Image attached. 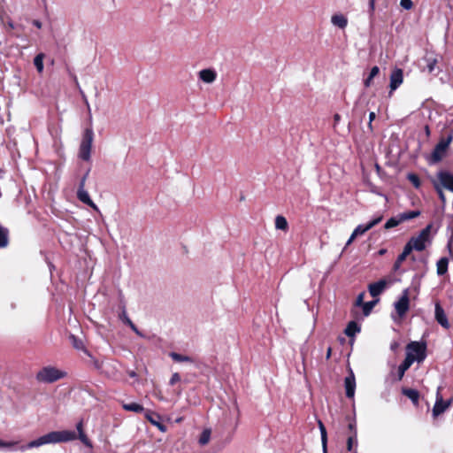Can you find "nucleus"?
<instances>
[{
  "label": "nucleus",
  "mask_w": 453,
  "mask_h": 453,
  "mask_svg": "<svg viewBox=\"0 0 453 453\" xmlns=\"http://www.w3.org/2000/svg\"><path fill=\"white\" fill-rule=\"evenodd\" d=\"M76 438L77 434L74 431H53L30 441L27 445L20 446L19 448H16L18 444L16 441H4L0 440V448L8 449L11 450L19 449L20 451H25L28 449L38 448L45 444H55L74 441Z\"/></svg>",
  "instance_id": "f257e3e1"
},
{
  "label": "nucleus",
  "mask_w": 453,
  "mask_h": 453,
  "mask_svg": "<svg viewBox=\"0 0 453 453\" xmlns=\"http://www.w3.org/2000/svg\"><path fill=\"white\" fill-rule=\"evenodd\" d=\"M435 231L433 233V224H428L418 234L412 236L409 242L416 251H423L432 244Z\"/></svg>",
  "instance_id": "f03ea898"
},
{
  "label": "nucleus",
  "mask_w": 453,
  "mask_h": 453,
  "mask_svg": "<svg viewBox=\"0 0 453 453\" xmlns=\"http://www.w3.org/2000/svg\"><path fill=\"white\" fill-rule=\"evenodd\" d=\"M66 376V372L59 370L54 366H44L42 367L35 376L38 382L41 383H54Z\"/></svg>",
  "instance_id": "7ed1b4c3"
},
{
  "label": "nucleus",
  "mask_w": 453,
  "mask_h": 453,
  "mask_svg": "<svg viewBox=\"0 0 453 453\" xmlns=\"http://www.w3.org/2000/svg\"><path fill=\"white\" fill-rule=\"evenodd\" d=\"M453 140V136L450 134L447 138H441L434 147V150L427 157V161L430 165H434L442 160L446 156L448 148Z\"/></svg>",
  "instance_id": "20e7f679"
},
{
  "label": "nucleus",
  "mask_w": 453,
  "mask_h": 453,
  "mask_svg": "<svg viewBox=\"0 0 453 453\" xmlns=\"http://www.w3.org/2000/svg\"><path fill=\"white\" fill-rule=\"evenodd\" d=\"M94 140V132L91 128L85 129L82 140L80 145L79 156L81 159L88 161Z\"/></svg>",
  "instance_id": "39448f33"
},
{
  "label": "nucleus",
  "mask_w": 453,
  "mask_h": 453,
  "mask_svg": "<svg viewBox=\"0 0 453 453\" xmlns=\"http://www.w3.org/2000/svg\"><path fill=\"white\" fill-rule=\"evenodd\" d=\"M406 357L411 356L414 362H422L426 358V345L418 342H411L406 347Z\"/></svg>",
  "instance_id": "423d86ee"
},
{
  "label": "nucleus",
  "mask_w": 453,
  "mask_h": 453,
  "mask_svg": "<svg viewBox=\"0 0 453 453\" xmlns=\"http://www.w3.org/2000/svg\"><path fill=\"white\" fill-rule=\"evenodd\" d=\"M441 388H437L436 392V400L434 405L433 407V416L434 418L438 417L441 413H443L448 408L451 406L453 403V399H449L448 401H444L442 395H441Z\"/></svg>",
  "instance_id": "0eeeda50"
},
{
  "label": "nucleus",
  "mask_w": 453,
  "mask_h": 453,
  "mask_svg": "<svg viewBox=\"0 0 453 453\" xmlns=\"http://www.w3.org/2000/svg\"><path fill=\"white\" fill-rule=\"evenodd\" d=\"M395 310L399 318H403L410 308L409 290L404 289L400 298L394 303Z\"/></svg>",
  "instance_id": "6e6552de"
},
{
  "label": "nucleus",
  "mask_w": 453,
  "mask_h": 453,
  "mask_svg": "<svg viewBox=\"0 0 453 453\" xmlns=\"http://www.w3.org/2000/svg\"><path fill=\"white\" fill-rule=\"evenodd\" d=\"M437 182L441 188L453 192V173L448 171H440L437 173Z\"/></svg>",
  "instance_id": "1a4fd4ad"
},
{
  "label": "nucleus",
  "mask_w": 453,
  "mask_h": 453,
  "mask_svg": "<svg viewBox=\"0 0 453 453\" xmlns=\"http://www.w3.org/2000/svg\"><path fill=\"white\" fill-rule=\"evenodd\" d=\"M403 81V70L400 68H395L392 71L390 74V92L389 95H392V93L400 87V85Z\"/></svg>",
  "instance_id": "9d476101"
},
{
  "label": "nucleus",
  "mask_w": 453,
  "mask_h": 453,
  "mask_svg": "<svg viewBox=\"0 0 453 453\" xmlns=\"http://www.w3.org/2000/svg\"><path fill=\"white\" fill-rule=\"evenodd\" d=\"M382 220V216H378L366 224L358 225L352 232L357 237L365 234L367 231L378 225Z\"/></svg>",
  "instance_id": "9b49d317"
},
{
  "label": "nucleus",
  "mask_w": 453,
  "mask_h": 453,
  "mask_svg": "<svg viewBox=\"0 0 453 453\" xmlns=\"http://www.w3.org/2000/svg\"><path fill=\"white\" fill-rule=\"evenodd\" d=\"M434 317L438 324H440L443 328H449L450 324L448 320V317L439 303H436L434 306Z\"/></svg>",
  "instance_id": "f8f14e48"
},
{
  "label": "nucleus",
  "mask_w": 453,
  "mask_h": 453,
  "mask_svg": "<svg viewBox=\"0 0 453 453\" xmlns=\"http://www.w3.org/2000/svg\"><path fill=\"white\" fill-rule=\"evenodd\" d=\"M345 393L348 398H353L356 390V380L353 372L350 370L349 374L344 380Z\"/></svg>",
  "instance_id": "ddd939ff"
},
{
  "label": "nucleus",
  "mask_w": 453,
  "mask_h": 453,
  "mask_svg": "<svg viewBox=\"0 0 453 453\" xmlns=\"http://www.w3.org/2000/svg\"><path fill=\"white\" fill-rule=\"evenodd\" d=\"M388 281L386 280H380L376 282L371 283L368 287L369 293L372 297L380 296L386 288Z\"/></svg>",
  "instance_id": "4468645a"
},
{
  "label": "nucleus",
  "mask_w": 453,
  "mask_h": 453,
  "mask_svg": "<svg viewBox=\"0 0 453 453\" xmlns=\"http://www.w3.org/2000/svg\"><path fill=\"white\" fill-rule=\"evenodd\" d=\"M414 363V358L411 357V356L406 357L403 363L398 366L397 369V380H401L404 376L405 372L411 367V365Z\"/></svg>",
  "instance_id": "2eb2a0df"
},
{
  "label": "nucleus",
  "mask_w": 453,
  "mask_h": 453,
  "mask_svg": "<svg viewBox=\"0 0 453 453\" xmlns=\"http://www.w3.org/2000/svg\"><path fill=\"white\" fill-rule=\"evenodd\" d=\"M217 77V73L212 69H203L199 72V78L205 83H212Z\"/></svg>",
  "instance_id": "dca6fc26"
},
{
  "label": "nucleus",
  "mask_w": 453,
  "mask_h": 453,
  "mask_svg": "<svg viewBox=\"0 0 453 453\" xmlns=\"http://www.w3.org/2000/svg\"><path fill=\"white\" fill-rule=\"evenodd\" d=\"M331 22L334 26L343 29L348 25V19L342 14H334L331 18Z\"/></svg>",
  "instance_id": "f3484780"
},
{
  "label": "nucleus",
  "mask_w": 453,
  "mask_h": 453,
  "mask_svg": "<svg viewBox=\"0 0 453 453\" xmlns=\"http://www.w3.org/2000/svg\"><path fill=\"white\" fill-rule=\"evenodd\" d=\"M360 332V326L355 321H350L347 325L344 333L349 337H354L357 333Z\"/></svg>",
  "instance_id": "a211bd4d"
},
{
  "label": "nucleus",
  "mask_w": 453,
  "mask_h": 453,
  "mask_svg": "<svg viewBox=\"0 0 453 453\" xmlns=\"http://www.w3.org/2000/svg\"><path fill=\"white\" fill-rule=\"evenodd\" d=\"M449 260L447 257H441L437 261V274L439 276L444 275L448 271Z\"/></svg>",
  "instance_id": "6ab92c4d"
},
{
  "label": "nucleus",
  "mask_w": 453,
  "mask_h": 453,
  "mask_svg": "<svg viewBox=\"0 0 453 453\" xmlns=\"http://www.w3.org/2000/svg\"><path fill=\"white\" fill-rule=\"evenodd\" d=\"M319 427L320 434H321V443H322L323 453H327V434H326V430L324 424L320 420L319 421Z\"/></svg>",
  "instance_id": "aec40b11"
},
{
  "label": "nucleus",
  "mask_w": 453,
  "mask_h": 453,
  "mask_svg": "<svg viewBox=\"0 0 453 453\" xmlns=\"http://www.w3.org/2000/svg\"><path fill=\"white\" fill-rule=\"evenodd\" d=\"M403 394L406 395L414 404H418L419 399V393L416 389L403 388Z\"/></svg>",
  "instance_id": "412c9836"
},
{
  "label": "nucleus",
  "mask_w": 453,
  "mask_h": 453,
  "mask_svg": "<svg viewBox=\"0 0 453 453\" xmlns=\"http://www.w3.org/2000/svg\"><path fill=\"white\" fill-rule=\"evenodd\" d=\"M45 58V55L43 53L37 54L34 58V65L39 73H42L44 65H43V59Z\"/></svg>",
  "instance_id": "4be33fe9"
},
{
  "label": "nucleus",
  "mask_w": 453,
  "mask_h": 453,
  "mask_svg": "<svg viewBox=\"0 0 453 453\" xmlns=\"http://www.w3.org/2000/svg\"><path fill=\"white\" fill-rule=\"evenodd\" d=\"M275 227L276 229L287 231L288 229V224L285 217L278 215L275 218Z\"/></svg>",
  "instance_id": "5701e85b"
},
{
  "label": "nucleus",
  "mask_w": 453,
  "mask_h": 453,
  "mask_svg": "<svg viewBox=\"0 0 453 453\" xmlns=\"http://www.w3.org/2000/svg\"><path fill=\"white\" fill-rule=\"evenodd\" d=\"M8 229L0 225V248H4L8 245Z\"/></svg>",
  "instance_id": "b1692460"
},
{
  "label": "nucleus",
  "mask_w": 453,
  "mask_h": 453,
  "mask_svg": "<svg viewBox=\"0 0 453 453\" xmlns=\"http://www.w3.org/2000/svg\"><path fill=\"white\" fill-rule=\"evenodd\" d=\"M77 197L81 203L85 204H88L91 201V198L85 188H78Z\"/></svg>",
  "instance_id": "393cba45"
},
{
  "label": "nucleus",
  "mask_w": 453,
  "mask_h": 453,
  "mask_svg": "<svg viewBox=\"0 0 453 453\" xmlns=\"http://www.w3.org/2000/svg\"><path fill=\"white\" fill-rule=\"evenodd\" d=\"M169 356L172 357V359L175 362H193V359L188 356H184L176 352H171Z\"/></svg>",
  "instance_id": "a878e982"
},
{
  "label": "nucleus",
  "mask_w": 453,
  "mask_h": 453,
  "mask_svg": "<svg viewBox=\"0 0 453 453\" xmlns=\"http://www.w3.org/2000/svg\"><path fill=\"white\" fill-rule=\"evenodd\" d=\"M399 215H400L402 222H403V221L410 220V219L418 217L420 215V211H404Z\"/></svg>",
  "instance_id": "bb28decb"
},
{
  "label": "nucleus",
  "mask_w": 453,
  "mask_h": 453,
  "mask_svg": "<svg viewBox=\"0 0 453 453\" xmlns=\"http://www.w3.org/2000/svg\"><path fill=\"white\" fill-rule=\"evenodd\" d=\"M123 408L126 411H134L136 413H140L143 411V407L136 403H125L123 404Z\"/></svg>",
  "instance_id": "cd10ccee"
},
{
  "label": "nucleus",
  "mask_w": 453,
  "mask_h": 453,
  "mask_svg": "<svg viewBox=\"0 0 453 453\" xmlns=\"http://www.w3.org/2000/svg\"><path fill=\"white\" fill-rule=\"evenodd\" d=\"M402 222L400 215H398V218H390L386 223H385V229H389L392 227H395L398 226Z\"/></svg>",
  "instance_id": "c85d7f7f"
},
{
  "label": "nucleus",
  "mask_w": 453,
  "mask_h": 453,
  "mask_svg": "<svg viewBox=\"0 0 453 453\" xmlns=\"http://www.w3.org/2000/svg\"><path fill=\"white\" fill-rule=\"evenodd\" d=\"M434 187L438 194V196H439L441 203L444 205L446 203V196L442 190V188L435 181H434Z\"/></svg>",
  "instance_id": "c756f323"
},
{
  "label": "nucleus",
  "mask_w": 453,
  "mask_h": 453,
  "mask_svg": "<svg viewBox=\"0 0 453 453\" xmlns=\"http://www.w3.org/2000/svg\"><path fill=\"white\" fill-rule=\"evenodd\" d=\"M210 438H211V430L205 429L201 434V436L199 438V443L201 445H205L209 442Z\"/></svg>",
  "instance_id": "7c9ffc66"
},
{
  "label": "nucleus",
  "mask_w": 453,
  "mask_h": 453,
  "mask_svg": "<svg viewBox=\"0 0 453 453\" xmlns=\"http://www.w3.org/2000/svg\"><path fill=\"white\" fill-rule=\"evenodd\" d=\"M426 70H427V72L429 73H433L434 71L436 64H437L436 58H426Z\"/></svg>",
  "instance_id": "2f4dec72"
},
{
  "label": "nucleus",
  "mask_w": 453,
  "mask_h": 453,
  "mask_svg": "<svg viewBox=\"0 0 453 453\" xmlns=\"http://www.w3.org/2000/svg\"><path fill=\"white\" fill-rule=\"evenodd\" d=\"M407 179L410 180V182L416 188H418L421 185L420 180L418 176L415 173H409L407 175Z\"/></svg>",
  "instance_id": "473e14b6"
},
{
  "label": "nucleus",
  "mask_w": 453,
  "mask_h": 453,
  "mask_svg": "<svg viewBox=\"0 0 453 453\" xmlns=\"http://www.w3.org/2000/svg\"><path fill=\"white\" fill-rule=\"evenodd\" d=\"M357 446V433L355 432L354 433V435L352 436H349L347 440V449L349 451H354L353 450V446Z\"/></svg>",
  "instance_id": "72a5a7b5"
},
{
  "label": "nucleus",
  "mask_w": 453,
  "mask_h": 453,
  "mask_svg": "<svg viewBox=\"0 0 453 453\" xmlns=\"http://www.w3.org/2000/svg\"><path fill=\"white\" fill-rule=\"evenodd\" d=\"M413 250H415V249L411 244V242L408 241V242L405 244V246L403 248V252L400 255L403 256L406 258Z\"/></svg>",
  "instance_id": "f704fd0d"
},
{
  "label": "nucleus",
  "mask_w": 453,
  "mask_h": 453,
  "mask_svg": "<svg viewBox=\"0 0 453 453\" xmlns=\"http://www.w3.org/2000/svg\"><path fill=\"white\" fill-rule=\"evenodd\" d=\"M413 250H415V249L411 244V242L408 241V242L405 244V246L403 248V252L400 255L403 256L406 258Z\"/></svg>",
  "instance_id": "c9c22d12"
},
{
  "label": "nucleus",
  "mask_w": 453,
  "mask_h": 453,
  "mask_svg": "<svg viewBox=\"0 0 453 453\" xmlns=\"http://www.w3.org/2000/svg\"><path fill=\"white\" fill-rule=\"evenodd\" d=\"M377 301H371L363 304V311L365 315H368Z\"/></svg>",
  "instance_id": "e433bc0d"
},
{
  "label": "nucleus",
  "mask_w": 453,
  "mask_h": 453,
  "mask_svg": "<svg viewBox=\"0 0 453 453\" xmlns=\"http://www.w3.org/2000/svg\"><path fill=\"white\" fill-rule=\"evenodd\" d=\"M400 5L404 10H411L413 7L411 0H400Z\"/></svg>",
  "instance_id": "4c0bfd02"
},
{
  "label": "nucleus",
  "mask_w": 453,
  "mask_h": 453,
  "mask_svg": "<svg viewBox=\"0 0 453 453\" xmlns=\"http://www.w3.org/2000/svg\"><path fill=\"white\" fill-rule=\"evenodd\" d=\"M406 258L403 256L399 255L394 264V269L396 271L400 268L401 265Z\"/></svg>",
  "instance_id": "58836bf2"
},
{
  "label": "nucleus",
  "mask_w": 453,
  "mask_h": 453,
  "mask_svg": "<svg viewBox=\"0 0 453 453\" xmlns=\"http://www.w3.org/2000/svg\"><path fill=\"white\" fill-rule=\"evenodd\" d=\"M73 340V347L77 349H83V343L81 340H78L73 335L71 337Z\"/></svg>",
  "instance_id": "ea45409f"
},
{
  "label": "nucleus",
  "mask_w": 453,
  "mask_h": 453,
  "mask_svg": "<svg viewBox=\"0 0 453 453\" xmlns=\"http://www.w3.org/2000/svg\"><path fill=\"white\" fill-rule=\"evenodd\" d=\"M79 439L82 441V443H84L86 446L91 448L92 447V444L90 442V441L88 440V438L87 437V435L85 434H79Z\"/></svg>",
  "instance_id": "a19ab883"
},
{
  "label": "nucleus",
  "mask_w": 453,
  "mask_h": 453,
  "mask_svg": "<svg viewBox=\"0 0 453 453\" xmlns=\"http://www.w3.org/2000/svg\"><path fill=\"white\" fill-rule=\"evenodd\" d=\"M180 380V374H179L178 372H174V373L172 375V377H171V379H170V380H169V384H170L171 386H173L175 383L179 382Z\"/></svg>",
  "instance_id": "79ce46f5"
},
{
  "label": "nucleus",
  "mask_w": 453,
  "mask_h": 453,
  "mask_svg": "<svg viewBox=\"0 0 453 453\" xmlns=\"http://www.w3.org/2000/svg\"><path fill=\"white\" fill-rule=\"evenodd\" d=\"M128 326L130 328L139 336L144 337L141 331L136 327V326L132 322V320H128Z\"/></svg>",
  "instance_id": "37998d69"
},
{
  "label": "nucleus",
  "mask_w": 453,
  "mask_h": 453,
  "mask_svg": "<svg viewBox=\"0 0 453 453\" xmlns=\"http://www.w3.org/2000/svg\"><path fill=\"white\" fill-rule=\"evenodd\" d=\"M379 72H380V68L378 66H373L371 69L368 76L370 77V79H373L375 76L378 75Z\"/></svg>",
  "instance_id": "c03bdc74"
},
{
  "label": "nucleus",
  "mask_w": 453,
  "mask_h": 453,
  "mask_svg": "<svg viewBox=\"0 0 453 453\" xmlns=\"http://www.w3.org/2000/svg\"><path fill=\"white\" fill-rule=\"evenodd\" d=\"M89 171H88L80 180L79 188H85L86 180L88 179Z\"/></svg>",
  "instance_id": "a18cd8bd"
},
{
  "label": "nucleus",
  "mask_w": 453,
  "mask_h": 453,
  "mask_svg": "<svg viewBox=\"0 0 453 453\" xmlns=\"http://www.w3.org/2000/svg\"><path fill=\"white\" fill-rule=\"evenodd\" d=\"M364 296H365V293H360L357 297V300H356V304L357 306H361L363 305L365 303L363 302L364 301Z\"/></svg>",
  "instance_id": "49530a36"
},
{
  "label": "nucleus",
  "mask_w": 453,
  "mask_h": 453,
  "mask_svg": "<svg viewBox=\"0 0 453 453\" xmlns=\"http://www.w3.org/2000/svg\"><path fill=\"white\" fill-rule=\"evenodd\" d=\"M374 9H375V0H370L369 1V11H370L371 17L373 15Z\"/></svg>",
  "instance_id": "de8ad7c7"
},
{
  "label": "nucleus",
  "mask_w": 453,
  "mask_h": 453,
  "mask_svg": "<svg viewBox=\"0 0 453 453\" xmlns=\"http://www.w3.org/2000/svg\"><path fill=\"white\" fill-rule=\"evenodd\" d=\"M375 117H376L375 112H373V111L370 112L368 127L371 130L372 129V122L374 120Z\"/></svg>",
  "instance_id": "09e8293b"
},
{
  "label": "nucleus",
  "mask_w": 453,
  "mask_h": 453,
  "mask_svg": "<svg viewBox=\"0 0 453 453\" xmlns=\"http://www.w3.org/2000/svg\"><path fill=\"white\" fill-rule=\"evenodd\" d=\"M87 205L92 208L95 211L100 213L99 208L92 200Z\"/></svg>",
  "instance_id": "8fccbe9b"
},
{
  "label": "nucleus",
  "mask_w": 453,
  "mask_h": 453,
  "mask_svg": "<svg viewBox=\"0 0 453 453\" xmlns=\"http://www.w3.org/2000/svg\"><path fill=\"white\" fill-rule=\"evenodd\" d=\"M121 319L123 320V322L127 325H128V320H131L128 316L127 315L126 311H123L122 312V315L120 316Z\"/></svg>",
  "instance_id": "3c124183"
},
{
  "label": "nucleus",
  "mask_w": 453,
  "mask_h": 453,
  "mask_svg": "<svg viewBox=\"0 0 453 453\" xmlns=\"http://www.w3.org/2000/svg\"><path fill=\"white\" fill-rule=\"evenodd\" d=\"M76 428H77V431H78L79 434H84V432H83V423H82V421H80V422L76 425Z\"/></svg>",
  "instance_id": "603ef678"
},
{
  "label": "nucleus",
  "mask_w": 453,
  "mask_h": 453,
  "mask_svg": "<svg viewBox=\"0 0 453 453\" xmlns=\"http://www.w3.org/2000/svg\"><path fill=\"white\" fill-rule=\"evenodd\" d=\"M356 238H357V236L354 235V234L352 233L351 235L349 236V240L346 242L345 248L348 247L349 245H350Z\"/></svg>",
  "instance_id": "864d4df0"
},
{
  "label": "nucleus",
  "mask_w": 453,
  "mask_h": 453,
  "mask_svg": "<svg viewBox=\"0 0 453 453\" xmlns=\"http://www.w3.org/2000/svg\"><path fill=\"white\" fill-rule=\"evenodd\" d=\"M399 347V343L397 342H393L391 344H390V349L391 350L393 351H395Z\"/></svg>",
  "instance_id": "5fc2aeb1"
},
{
  "label": "nucleus",
  "mask_w": 453,
  "mask_h": 453,
  "mask_svg": "<svg viewBox=\"0 0 453 453\" xmlns=\"http://www.w3.org/2000/svg\"><path fill=\"white\" fill-rule=\"evenodd\" d=\"M372 79H370V77L368 76V77L365 80V82H364V83H365V86L366 88L370 87V86H371V84H372Z\"/></svg>",
  "instance_id": "6e6d98bb"
},
{
  "label": "nucleus",
  "mask_w": 453,
  "mask_h": 453,
  "mask_svg": "<svg viewBox=\"0 0 453 453\" xmlns=\"http://www.w3.org/2000/svg\"><path fill=\"white\" fill-rule=\"evenodd\" d=\"M33 25L35 26L37 28H41L42 27V22L38 19H35L33 20Z\"/></svg>",
  "instance_id": "4d7b16f0"
},
{
  "label": "nucleus",
  "mask_w": 453,
  "mask_h": 453,
  "mask_svg": "<svg viewBox=\"0 0 453 453\" xmlns=\"http://www.w3.org/2000/svg\"><path fill=\"white\" fill-rule=\"evenodd\" d=\"M331 353H332V349H331V347H329V348L327 349V351H326V359H329V358H330V357H331Z\"/></svg>",
  "instance_id": "13d9d810"
},
{
  "label": "nucleus",
  "mask_w": 453,
  "mask_h": 453,
  "mask_svg": "<svg viewBox=\"0 0 453 453\" xmlns=\"http://www.w3.org/2000/svg\"><path fill=\"white\" fill-rule=\"evenodd\" d=\"M334 118V121L335 122H338L340 120V115L339 114H335Z\"/></svg>",
  "instance_id": "bf43d9fd"
},
{
  "label": "nucleus",
  "mask_w": 453,
  "mask_h": 453,
  "mask_svg": "<svg viewBox=\"0 0 453 453\" xmlns=\"http://www.w3.org/2000/svg\"><path fill=\"white\" fill-rule=\"evenodd\" d=\"M349 428L350 430H355V424L350 423V424L349 425Z\"/></svg>",
  "instance_id": "052dcab7"
},
{
  "label": "nucleus",
  "mask_w": 453,
  "mask_h": 453,
  "mask_svg": "<svg viewBox=\"0 0 453 453\" xmlns=\"http://www.w3.org/2000/svg\"><path fill=\"white\" fill-rule=\"evenodd\" d=\"M73 80H74L75 83L78 85V80H77V77L75 75L73 76Z\"/></svg>",
  "instance_id": "680f3d73"
},
{
  "label": "nucleus",
  "mask_w": 453,
  "mask_h": 453,
  "mask_svg": "<svg viewBox=\"0 0 453 453\" xmlns=\"http://www.w3.org/2000/svg\"><path fill=\"white\" fill-rule=\"evenodd\" d=\"M385 251H386L385 250H380V254H381V255H382V254H384V253H385Z\"/></svg>",
  "instance_id": "e2e57ef3"
},
{
  "label": "nucleus",
  "mask_w": 453,
  "mask_h": 453,
  "mask_svg": "<svg viewBox=\"0 0 453 453\" xmlns=\"http://www.w3.org/2000/svg\"><path fill=\"white\" fill-rule=\"evenodd\" d=\"M9 26H10L11 27H13L12 23H9Z\"/></svg>",
  "instance_id": "0e129e2a"
},
{
  "label": "nucleus",
  "mask_w": 453,
  "mask_h": 453,
  "mask_svg": "<svg viewBox=\"0 0 453 453\" xmlns=\"http://www.w3.org/2000/svg\"><path fill=\"white\" fill-rule=\"evenodd\" d=\"M353 453H357V451L355 449V450L353 451Z\"/></svg>",
  "instance_id": "69168bd1"
}]
</instances>
